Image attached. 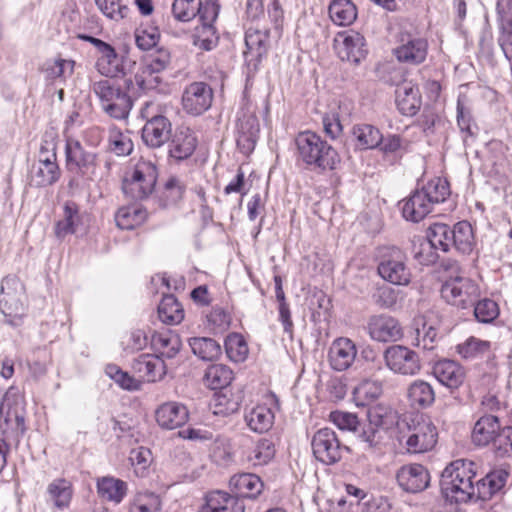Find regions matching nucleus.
Segmentation results:
<instances>
[{
    "mask_svg": "<svg viewBox=\"0 0 512 512\" xmlns=\"http://www.w3.org/2000/svg\"><path fill=\"white\" fill-rule=\"evenodd\" d=\"M387 369L401 376H415L421 370V360L417 352L404 345H391L383 351Z\"/></svg>",
    "mask_w": 512,
    "mask_h": 512,
    "instance_id": "obj_9",
    "label": "nucleus"
},
{
    "mask_svg": "<svg viewBox=\"0 0 512 512\" xmlns=\"http://www.w3.org/2000/svg\"><path fill=\"white\" fill-rule=\"evenodd\" d=\"M295 143L299 157L308 166L320 170H334L340 162L338 152L315 132H300Z\"/></svg>",
    "mask_w": 512,
    "mask_h": 512,
    "instance_id": "obj_1",
    "label": "nucleus"
},
{
    "mask_svg": "<svg viewBox=\"0 0 512 512\" xmlns=\"http://www.w3.org/2000/svg\"><path fill=\"white\" fill-rule=\"evenodd\" d=\"M422 195L426 196L430 202V206L444 202L450 195L449 183L442 178H434L419 190Z\"/></svg>",
    "mask_w": 512,
    "mask_h": 512,
    "instance_id": "obj_50",
    "label": "nucleus"
},
{
    "mask_svg": "<svg viewBox=\"0 0 512 512\" xmlns=\"http://www.w3.org/2000/svg\"><path fill=\"white\" fill-rule=\"evenodd\" d=\"M259 124L254 117L240 121L238 125L237 146L244 154H250L259 137Z\"/></svg>",
    "mask_w": 512,
    "mask_h": 512,
    "instance_id": "obj_35",
    "label": "nucleus"
},
{
    "mask_svg": "<svg viewBox=\"0 0 512 512\" xmlns=\"http://www.w3.org/2000/svg\"><path fill=\"white\" fill-rule=\"evenodd\" d=\"M500 429L498 417L484 415L474 425L472 440L478 446H486L493 441Z\"/></svg>",
    "mask_w": 512,
    "mask_h": 512,
    "instance_id": "obj_31",
    "label": "nucleus"
},
{
    "mask_svg": "<svg viewBox=\"0 0 512 512\" xmlns=\"http://www.w3.org/2000/svg\"><path fill=\"white\" fill-rule=\"evenodd\" d=\"M105 373L125 390L136 391L140 389L141 382L115 364H108L105 368Z\"/></svg>",
    "mask_w": 512,
    "mask_h": 512,
    "instance_id": "obj_55",
    "label": "nucleus"
},
{
    "mask_svg": "<svg viewBox=\"0 0 512 512\" xmlns=\"http://www.w3.org/2000/svg\"><path fill=\"white\" fill-rule=\"evenodd\" d=\"M405 446L409 453L419 454L432 450L438 440V431L430 419L421 418L408 426Z\"/></svg>",
    "mask_w": 512,
    "mask_h": 512,
    "instance_id": "obj_10",
    "label": "nucleus"
},
{
    "mask_svg": "<svg viewBox=\"0 0 512 512\" xmlns=\"http://www.w3.org/2000/svg\"><path fill=\"white\" fill-rule=\"evenodd\" d=\"M452 228L444 223H434L427 231V240L431 248L447 252L452 246Z\"/></svg>",
    "mask_w": 512,
    "mask_h": 512,
    "instance_id": "obj_44",
    "label": "nucleus"
},
{
    "mask_svg": "<svg viewBox=\"0 0 512 512\" xmlns=\"http://www.w3.org/2000/svg\"><path fill=\"white\" fill-rule=\"evenodd\" d=\"M225 351L228 358L236 363L243 362L248 355V345L242 335L232 333L225 339Z\"/></svg>",
    "mask_w": 512,
    "mask_h": 512,
    "instance_id": "obj_52",
    "label": "nucleus"
},
{
    "mask_svg": "<svg viewBox=\"0 0 512 512\" xmlns=\"http://www.w3.org/2000/svg\"><path fill=\"white\" fill-rule=\"evenodd\" d=\"M406 253L396 246L384 247L380 251L377 271L379 276L393 284L407 286L411 282L412 272Z\"/></svg>",
    "mask_w": 512,
    "mask_h": 512,
    "instance_id": "obj_6",
    "label": "nucleus"
},
{
    "mask_svg": "<svg viewBox=\"0 0 512 512\" xmlns=\"http://www.w3.org/2000/svg\"><path fill=\"white\" fill-rule=\"evenodd\" d=\"M438 333L433 325L423 322L421 328L415 330V338L412 344L422 350L431 351L435 348Z\"/></svg>",
    "mask_w": 512,
    "mask_h": 512,
    "instance_id": "obj_54",
    "label": "nucleus"
},
{
    "mask_svg": "<svg viewBox=\"0 0 512 512\" xmlns=\"http://www.w3.org/2000/svg\"><path fill=\"white\" fill-rule=\"evenodd\" d=\"M66 168L84 181H93L98 167V155L86 149L80 141L69 138L65 145Z\"/></svg>",
    "mask_w": 512,
    "mask_h": 512,
    "instance_id": "obj_8",
    "label": "nucleus"
},
{
    "mask_svg": "<svg viewBox=\"0 0 512 512\" xmlns=\"http://www.w3.org/2000/svg\"><path fill=\"white\" fill-rule=\"evenodd\" d=\"M474 316L482 323H490L499 315V308L495 301L483 299L474 304Z\"/></svg>",
    "mask_w": 512,
    "mask_h": 512,
    "instance_id": "obj_63",
    "label": "nucleus"
},
{
    "mask_svg": "<svg viewBox=\"0 0 512 512\" xmlns=\"http://www.w3.org/2000/svg\"><path fill=\"white\" fill-rule=\"evenodd\" d=\"M147 217V213L137 206L121 207L116 215L115 221L117 226L123 230H131L141 225Z\"/></svg>",
    "mask_w": 512,
    "mask_h": 512,
    "instance_id": "obj_45",
    "label": "nucleus"
},
{
    "mask_svg": "<svg viewBox=\"0 0 512 512\" xmlns=\"http://www.w3.org/2000/svg\"><path fill=\"white\" fill-rule=\"evenodd\" d=\"M245 44L248 49L246 54L261 58L266 54L269 44V33L267 30L248 28L245 34Z\"/></svg>",
    "mask_w": 512,
    "mask_h": 512,
    "instance_id": "obj_46",
    "label": "nucleus"
},
{
    "mask_svg": "<svg viewBox=\"0 0 512 512\" xmlns=\"http://www.w3.org/2000/svg\"><path fill=\"white\" fill-rule=\"evenodd\" d=\"M452 246L463 254L473 250L474 234L472 226L467 221H460L452 228Z\"/></svg>",
    "mask_w": 512,
    "mask_h": 512,
    "instance_id": "obj_42",
    "label": "nucleus"
},
{
    "mask_svg": "<svg viewBox=\"0 0 512 512\" xmlns=\"http://www.w3.org/2000/svg\"><path fill=\"white\" fill-rule=\"evenodd\" d=\"M331 21L338 26H349L357 19L358 11L351 0H332L328 7Z\"/></svg>",
    "mask_w": 512,
    "mask_h": 512,
    "instance_id": "obj_36",
    "label": "nucleus"
},
{
    "mask_svg": "<svg viewBox=\"0 0 512 512\" xmlns=\"http://www.w3.org/2000/svg\"><path fill=\"white\" fill-rule=\"evenodd\" d=\"M205 509L209 512H244L243 500L223 491H212L206 496Z\"/></svg>",
    "mask_w": 512,
    "mask_h": 512,
    "instance_id": "obj_29",
    "label": "nucleus"
},
{
    "mask_svg": "<svg viewBox=\"0 0 512 512\" xmlns=\"http://www.w3.org/2000/svg\"><path fill=\"white\" fill-rule=\"evenodd\" d=\"M81 223L79 206L73 201H67L63 207V218L55 224L54 232L58 239L74 234Z\"/></svg>",
    "mask_w": 512,
    "mask_h": 512,
    "instance_id": "obj_32",
    "label": "nucleus"
},
{
    "mask_svg": "<svg viewBox=\"0 0 512 512\" xmlns=\"http://www.w3.org/2000/svg\"><path fill=\"white\" fill-rule=\"evenodd\" d=\"M101 12L112 20H121L127 16L129 8L122 0H95Z\"/></svg>",
    "mask_w": 512,
    "mask_h": 512,
    "instance_id": "obj_62",
    "label": "nucleus"
},
{
    "mask_svg": "<svg viewBox=\"0 0 512 512\" xmlns=\"http://www.w3.org/2000/svg\"><path fill=\"white\" fill-rule=\"evenodd\" d=\"M440 292L447 304L459 309L473 307L480 295L478 285L472 279L460 275L445 280Z\"/></svg>",
    "mask_w": 512,
    "mask_h": 512,
    "instance_id": "obj_7",
    "label": "nucleus"
},
{
    "mask_svg": "<svg viewBox=\"0 0 512 512\" xmlns=\"http://www.w3.org/2000/svg\"><path fill=\"white\" fill-rule=\"evenodd\" d=\"M47 493L58 510H64L69 507L72 496L73 486L65 478L54 479L47 487Z\"/></svg>",
    "mask_w": 512,
    "mask_h": 512,
    "instance_id": "obj_37",
    "label": "nucleus"
},
{
    "mask_svg": "<svg viewBox=\"0 0 512 512\" xmlns=\"http://www.w3.org/2000/svg\"><path fill=\"white\" fill-rule=\"evenodd\" d=\"M491 343L476 337H469L456 346L457 353L464 359H475L489 352Z\"/></svg>",
    "mask_w": 512,
    "mask_h": 512,
    "instance_id": "obj_51",
    "label": "nucleus"
},
{
    "mask_svg": "<svg viewBox=\"0 0 512 512\" xmlns=\"http://www.w3.org/2000/svg\"><path fill=\"white\" fill-rule=\"evenodd\" d=\"M231 324V315L224 308L216 306L206 315V326L213 333H224Z\"/></svg>",
    "mask_w": 512,
    "mask_h": 512,
    "instance_id": "obj_53",
    "label": "nucleus"
},
{
    "mask_svg": "<svg viewBox=\"0 0 512 512\" xmlns=\"http://www.w3.org/2000/svg\"><path fill=\"white\" fill-rule=\"evenodd\" d=\"M158 316L163 323L179 324L184 319V310L173 295H166L158 305Z\"/></svg>",
    "mask_w": 512,
    "mask_h": 512,
    "instance_id": "obj_40",
    "label": "nucleus"
},
{
    "mask_svg": "<svg viewBox=\"0 0 512 512\" xmlns=\"http://www.w3.org/2000/svg\"><path fill=\"white\" fill-rule=\"evenodd\" d=\"M233 379L232 370L223 364H214L209 366L204 374V384L212 390L223 389L227 387Z\"/></svg>",
    "mask_w": 512,
    "mask_h": 512,
    "instance_id": "obj_43",
    "label": "nucleus"
},
{
    "mask_svg": "<svg viewBox=\"0 0 512 512\" xmlns=\"http://www.w3.org/2000/svg\"><path fill=\"white\" fill-rule=\"evenodd\" d=\"M357 348L355 343L346 337L335 339L328 352L329 363L335 371H345L355 361Z\"/></svg>",
    "mask_w": 512,
    "mask_h": 512,
    "instance_id": "obj_18",
    "label": "nucleus"
},
{
    "mask_svg": "<svg viewBox=\"0 0 512 512\" xmlns=\"http://www.w3.org/2000/svg\"><path fill=\"white\" fill-rule=\"evenodd\" d=\"M140 116L146 120L142 128L141 137L149 148H160L171 138L172 124L162 114L161 106L155 102L147 101L140 110Z\"/></svg>",
    "mask_w": 512,
    "mask_h": 512,
    "instance_id": "obj_4",
    "label": "nucleus"
},
{
    "mask_svg": "<svg viewBox=\"0 0 512 512\" xmlns=\"http://www.w3.org/2000/svg\"><path fill=\"white\" fill-rule=\"evenodd\" d=\"M353 135L357 145L361 149H373L379 147L383 140L380 130L370 124H360L353 128Z\"/></svg>",
    "mask_w": 512,
    "mask_h": 512,
    "instance_id": "obj_48",
    "label": "nucleus"
},
{
    "mask_svg": "<svg viewBox=\"0 0 512 512\" xmlns=\"http://www.w3.org/2000/svg\"><path fill=\"white\" fill-rule=\"evenodd\" d=\"M113 78L93 82L92 91L106 114L117 120H126L133 102L128 93Z\"/></svg>",
    "mask_w": 512,
    "mask_h": 512,
    "instance_id": "obj_3",
    "label": "nucleus"
},
{
    "mask_svg": "<svg viewBox=\"0 0 512 512\" xmlns=\"http://www.w3.org/2000/svg\"><path fill=\"white\" fill-rule=\"evenodd\" d=\"M382 439V431L373 425H365L358 434V440L362 445V449L370 453L380 450Z\"/></svg>",
    "mask_w": 512,
    "mask_h": 512,
    "instance_id": "obj_56",
    "label": "nucleus"
},
{
    "mask_svg": "<svg viewBox=\"0 0 512 512\" xmlns=\"http://www.w3.org/2000/svg\"><path fill=\"white\" fill-rule=\"evenodd\" d=\"M508 476L506 470L498 469L479 479L477 481V498L487 500L500 492L505 486Z\"/></svg>",
    "mask_w": 512,
    "mask_h": 512,
    "instance_id": "obj_34",
    "label": "nucleus"
},
{
    "mask_svg": "<svg viewBox=\"0 0 512 512\" xmlns=\"http://www.w3.org/2000/svg\"><path fill=\"white\" fill-rule=\"evenodd\" d=\"M497 456L504 457L512 454V427L506 426L499 430L491 442Z\"/></svg>",
    "mask_w": 512,
    "mask_h": 512,
    "instance_id": "obj_64",
    "label": "nucleus"
},
{
    "mask_svg": "<svg viewBox=\"0 0 512 512\" xmlns=\"http://www.w3.org/2000/svg\"><path fill=\"white\" fill-rule=\"evenodd\" d=\"M213 97V89L208 83L194 81L183 90L181 98L182 108L189 115H201L211 107Z\"/></svg>",
    "mask_w": 512,
    "mask_h": 512,
    "instance_id": "obj_13",
    "label": "nucleus"
},
{
    "mask_svg": "<svg viewBox=\"0 0 512 512\" xmlns=\"http://www.w3.org/2000/svg\"><path fill=\"white\" fill-rule=\"evenodd\" d=\"M60 175L61 170L59 165L36 163L32 166L31 182L38 187H46L57 182Z\"/></svg>",
    "mask_w": 512,
    "mask_h": 512,
    "instance_id": "obj_47",
    "label": "nucleus"
},
{
    "mask_svg": "<svg viewBox=\"0 0 512 512\" xmlns=\"http://www.w3.org/2000/svg\"><path fill=\"white\" fill-rule=\"evenodd\" d=\"M189 346L193 354L203 361L217 360L222 354L221 345L209 337L190 338Z\"/></svg>",
    "mask_w": 512,
    "mask_h": 512,
    "instance_id": "obj_39",
    "label": "nucleus"
},
{
    "mask_svg": "<svg viewBox=\"0 0 512 512\" xmlns=\"http://www.w3.org/2000/svg\"><path fill=\"white\" fill-rule=\"evenodd\" d=\"M275 451L273 441L263 438L256 444L249 460L252 461L254 465H265L273 459Z\"/></svg>",
    "mask_w": 512,
    "mask_h": 512,
    "instance_id": "obj_61",
    "label": "nucleus"
},
{
    "mask_svg": "<svg viewBox=\"0 0 512 512\" xmlns=\"http://www.w3.org/2000/svg\"><path fill=\"white\" fill-rule=\"evenodd\" d=\"M97 50L101 54L97 61V67L102 75L116 77L119 73L124 74L123 68H120L118 64V55L110 44L104 42Z\"/></svg>",
    "mask_w": 512,
    "mask_h": 512,
    "instance_id": "obj_41",
    "label": "nucleus"
},
{
    "mask_svg": "<svg viewBox=\"0 0 512 512\" xmlns=\"http://www.w3.org/2000/svg\"><path fill=\"white\" fill-rule=\"evenodd\" d=\"M398 42L399 44L393 50V54L398 62L408 65H420L426 60L428 54V41L426 38L409 32H401Z\"/></svg>",
    "mask_w": 512,
    "mask_h": 512,
    "instance_id": "obj_12",
    "label": "nucleus"
},
{
    "mask_svg": "<svg viewBox=\"0 0 512 512\" xmlns=\"http://www.w3.org/2000/svg\"><path fill=\"white\" fill-rule=\"evenodd\" d=\"M132 367L147 382L160 380L166 373L164 360L158 355L142 354L134 360Z\"/></svg>",
    "mask_w": 512,
    "mask_h": 512,
    "instance_id": "obj_26",
    "label": "nucleus"
},
{
    "mask_svg": "<svg viewBox=\"0 0 512 512\" xmlns=\"http://www.w3.org/2000/svg\"><path fill=\"white\" fill-rule=\"evenodd\" d=\"M22 285L15 277H6L1 283L0 310L5 316L18 317L23 314Z\"/></svg>",
    "mask_w": 512,
    "mask_h": 512,
    "instance_id": "obj_15",
    "label": "nucleus"
},
{
    "mask_svg": "<svg viewBox=\"0 0 512 512\" xmlns=\"http://www.w3.org/2000/svg\"><path fill=\"white\" fill-rule=\"evenodd\" d=\"M193 44L201 50L210 51L218 44V36L214 26L203 25L196 27Z\"/></svg>",
    "mask_w": 512,
    "mask_h": 512,
    "instance_id": "obj_58",
    "label": "nucleus"
},
{
    "mask_svg": "<svg viewBox=\"0 0 512 512\" xmlns=\"http://www.w3.org/2000/svg\"><path fill=\"white\" fill-rule=\"evenodd\" d=\"M395 102L399 112L404 116H414L421 108L422 99L419 87L411 81H404L397 86Z\"/></svg>",
    "mask_w": 512,
    "mask_h": 512,
    "instance_id": "obj_21",
    "label": "nucleus"
},
{
    "mask_svg": "<svg viewBox=\"0 0 512 512\" xmlns=\"http://www.w3.org/2000/svg\"><path fill=\"white\" fill-rule=\"evenodd\" d=\"M334 45L342 61L359 64L367 54L364 36L354 30L338 33Z\"/></svg>",
    "mask_w": 512,
    "mask_h": 512,
    "instance_id": "obj_14",
    "label": "nucleus"
},
{
    "mask_svg": "<svg viewBox=\"0 0 512 512\" xmlns=\"http://www.w3.org/2000/svg\"><path fill=\"white\" fill-rule=\"evenodd\" d=\"M231 490L239 499H256L263 491L264 484L259 476L253 473H241L231 477Z\"/></svg>",
    "mask_w": 512,
    "mask_h": 512,
    "instance_id": "obj_25",
    "label": "nucleus"
},
{
    "mask_svg": "<svg viewBox=\"0 0 512 512\" xmlns=\"http://www.w3.org/2000/svg\"><path fill=\"white\" fill-rule=\"evenodd\" d=\"M435 378L449 389H457L465 380L464 368L453 360L443 359L433 365Z\"/></svg>",
    "mask_w": 512,
    "mask_h": 512,
    "instance_id": "obj_24",
    "label": "nucleus"
},
{
    "mask_svg": "<svg viewBox=\"0 0 512 512\" xmlns=\"http://www.w3.org/2000/svg\"><path fill=\"white\" fill-rule=\"evenodd\" d=\"M155 417L160 427L173 430L188 421L189 413L185 405L171 401L160 405L155 412Z\"/></svg>",
    "mask_w": 512,
    "mask_h": 512,
    "instance_id": "obj_22",
    "label": "nucleus"
},
{
    "mask_svg": "<svg viewBox=\"0 0 512 512\" xmlns=\"http://www.w3.org/2000/svg\"><path fill=\"white\" fill-rule=\"evenodd\" d=\"M453 480L448 482L440 481L441 492L444 498L450 503H466L472 497H477L476 489H468L466 482L462 483V486L453 484Z\"/></svg>",
    "mask_w": 512,
    "mask_h": 512,
    "instance_id": "obj_49",
    "label": "nucleus"
},
{
    "mask_svg": "<svg viewBox=\"0 0 512 512\" xmlns=\"http://www.w3.org/2000/svg\"><path fill=\"white\" fill-rule=\"evenodd\" d=\"M134 36L136 46L142 51H151L160 40V32L156 27H139Z\"/></svg>",
    "mask_w": 512,
    "mask_h": 512,
    "instance_id": "obj_57",
    "label": "nucleus"
},
{
    "mask_svg": "<svg viewBox=\"0 0 512 512\" xmlns=\"http://www.w3.org/2000/svg\"><path fill=\"white\" fill-rule=\"evenodd\" d=\"M403 217L411 222L423 220L432 210L430 202L419 190L400 202Z\"/></svg>",
    "mask_w": 512,
    "mask_h": 512,
    "instance_id": "obj_28",
    "label": "nucleus"
},
{
    "mask_svg": "<svg viewBox=\"0 0 512 512\" xmlns=\"http://www.w3.org/2000/svg\"><path fill=\"white\" fill-rule=\"evenodd\" d=\"M160 507V499L155 493L144 492L135 496L130 506V512H159Z\"/></svg>",
    "mask_w": 512,
    "mask_h": 512,
    "instance_id": "obj_59",
    "label": "nucleus"
},
{
    "mask_svg": "<svg viewBox=\"0 0 512 512\" xmlns=\"http://www.w3.org/2000/svg\"><path fill=\"white\" fill-rule=\"evenodd\" d=\"M311 446L315 458L326 465L340 461L342 451L348 449L340 442L336 432L327 427L319 429L313 435Z\"/></svg>",
    "mask_w": 512,
    "mask_h": 512,
    "instance_id": "obj_11",
    "label": "nucleus"
},
{
    "mask_svg": "<svg viewBox=\"0 0 512 512\" xmlns=\"http://www.w3.org/2000/svg\"><path fill=\"white\" fill-rule=\"evenodd\" d=\"M197 147V137L189 127H179L170 138L169 157L176 161L188 159Z\"/></svg>",
    "mask_w": 512,
    "mask_h": 512,
    "instance_id": "obj_19",
    "label": "nucleus"
},
{
    "mask_svg": "<svg viewBox=\"0 0 512 512\" xmlns=\"http://www.w3.org/2000/svg\"><path fill=\"white\" fill-rule=\"evenodd\" d=\"M151 345L161 359L174 358L181 350L182 341L180 336L172 331L154 333L151 338Z\"/></svg>",
    "mask_w": 512,
    "mask_h": 512,
    "instance_id": "obj_30",
    "label": "nucleus"
},
{
    "mask_svg": "<svg viewBox=\"0 0 512 512\" xmlns=\"http://www.w3.org/2000/svg\"><path fill=\"white\" fill-rule=\"evenodd\" d=\"M200 0H174L172 13L174 17L182 22H188L197 16Z\"/></svg>",
    "mask_w": 512,
    "mask_h": 512,
    "instance_id": "obj_60",
    "label": "nucleus"
},
{
    "mask_svg": "<svg viewBox=\"0 0 512 512\" xmlns=\"http://www.w3.org/2000/svg\"><path fill=\"white\" fill-rule=\"evenodd\" d=\"M171 64V53L161 47L143 57L141 67L135 75V82L143 91L155 90L164 83L163 73Z\"/></svg>",
    "mask_w": 512,
    "mask_h": 512,
    "instance_id": "obj_5",
    "label": "nucleus"
},
{
    "mask_svg": "<svg viewBox=\"0 0 512 512\" xmlns=\"http://www.w3.org/2000/svg\"><path fill=\"white\" fill-rule=\"evenodd\" d=\"M509 1L499 0L497 3L498 30L497 43L505 58L512 61V14Z\"/></svg>",
    "mask_w": 512,
    "mask_h": 512,
    "instance_id": "obj_20",
    "label": "nucleus"
},
{
    "mask_svg": "<svg viewBox=\"0 0 512 512\" xmlns=\"http://www.w3.org/2000/svg\"><path fill=\"white\" fill-rule=\"evenodd\" d=\"M369 336L378 342H396L402 337L399 322L388 315L371 316L367 323Z\"/></svg>",
    "mask_w": 512,
    "mask_h": 512,
    "instance_id": "obj_16",
    "label": "nucleus"
},
{
    "mask_svg": "<svg viewBox=\"0 0 512 512\" xmlns=\"http://www.w3.org/2000/svg\"><path fill=\"white\" fill-rule=\"evenodd\" d=\"M407 398L413 408L425 409L434 403L435 391L430 383L418 379L408 386Z\"/></svg>",
    "mask_w": 512,
    "mask_h": 512,
    "instance_id": "obj_33",
    "label": "nucleus"
},
{
    "mask_svg": "<svg viewBox=\"0 0 512 512\" xmlns=\"http://www.w3.org/2000/svg\"><path fill=\"white\" fill-rule=\"evenodd\" d=\"M476 477L475 463L465 459H458L450 463L442 472V482L453 480V484L462 486V483L466 482L468 489H476L477 484H474V478Z\"/></svg>",
    "mask_w": 512,
    "mask_h": 512,
    "instance_id": "obj_23",
    "label": "nucleus"
},
{
    "mask_svg": "<svg viewBox=\"0 0 512 512\" xmlns=\"http://www.w3.org/2000/svg\"><path fill=\"white\" fill-rule=\"evenodd\" d=\"M399 486L409 493H418L429 485L430 477L427 469L421 464L401 467L396 475Z\"/></svg>",
    "mask_w": 512,
    "mask_h": 512,
    "instance_id": "obj_17",
    "label": "nucleus"
},
{
    "mask_svg": "<svg viewBox=\"0 0 512 512\" xmlns=\"http://www.w3.org/2000/svg\"><path fill=\"white\" fill-rule=\"evenodd\" d=\"M97 492L101 498L119 504L126 495L127 484L114 477H103L97 481Z\"/></svg>",
    "mask_w": 512,
    "mask_h": 512,
    "instance_id": "obj_38",
    "label": "nucleus"
},
{
    "mask_svg": "<svg viewBox=\"0 0 512 512\" xmlns=\"http://www.w3.org/2000/svg\"><path fill=\"white\" fill-rule=\"evenodd\" d=\"M274 413L266 405H256L245 409L244 421L248 428L255 433L268 432L274 424Z\"/></svg>",
    "mask_w": 512,
    "mask_h": 512,
    "instance_id": "obj_27",
    "label": "nucleus"
},
{
    "mask_svg": "<svg viewBox=\"0 0 512 512\" xmlns=\"http://www.w3.org/2000/svg\"><path fill=\"white\" fill-rule=\"evenodd\" d=\"M159 171L155 162L140 158L126 172L122 190L131 200L147 199L155 190Z\"/></svg>",
    "mask_w": 512,
    "mask_h": 512,
    "instance_id": "obj_2",
    "label": "nucleus"
}]
</instances>
